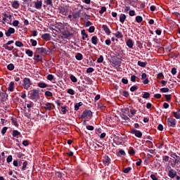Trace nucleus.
<instances>
[{
    "label": "nucleus",
    "mask_w": 180,
    "mask_h": 180,
    "mask_svg": "<svg viewBox=\"0 0 180 180\" xmlns=\"http://www.w3.org/2000/svg\"><path fill=\"white\" fill-rule=\"evenodd\" d=\"M104 12H106V7L102 6L101 10L99 11V13L102 15Z\"/></svg>",
    "instance_id": "c03bdc74"
},
{
    "label": "nucleus",
    "mask_w": 180,
    "mask_h": 180,
    "mask_svg": "<svg viewBox=\"0 0 180 180\" xmlns=\"http://www.w3.org/2000/svg\"><path fill=\"white\" fill-rule=\"evenodd\" d=\"M165 99H166V101H167V102L171 101V95L170 94L165 95Z\"/></svg>",
    "instance_id": "0e129e2a"
},
{
    "label": "nucleus",
    "mask_w": 180,
    "mask_h": 180,
    "mask_svg": "<svg viewBox=\"0 0 180 180\" xmlns=\"http://www.w3.org/2000/svg\"><path fill=\"white\" fill-rule=\"evenodd\" d=\"M62 35L63 39H68L70 36H72V33L68 32V31H64L62 32Z\"/></svg>",
    "instance_id": "1a4fd4ad"
},
{
    "label": "nucleus",
    "mask_w": 180,
    "mask_h": 180,
    "mask_svg": "<svg viewBox=\"0 0 180 180\" xmlns=\"http://www.w3.org/2000/svg\"><path fill=\"white\" fill-rule=\"evenodd\" d=\"M123 96H124L125 98H129V92H128V91H123Z\"/></svg>",
    "instance_id": "338daca9"
},
{
    "label": "nucleus",
    "mask_w": 180,
    "mask_h": 180,
    "mask_svg": "<svg viewBox=\"0 0 180 180\" xmlns=\"http://www.w3.org/2000/svg\"><path fill=\"white\" fill-rule=\"evenodd\" d=\"M173 115L176 119H180V110L176 112H173Z\"/></svg>",
    "instance_id": "5701e85b"
},
{
    "label": "nucleus",
    "mask_w": 180,
    "mask_h": 180,
    "mask_svg": "<svg viewBox=\"0 0 180 180\" xmlns=\"http://www.w3.org/2000/svg\"><path fill=\"white\" fill-rule=\"evenodd\" d=\"M89 33H94L95 32V27L94 26H91L89 29Z\"/></svg>",
    "instance_id": "5fc2aeb1"
},
{
    "label": "nucleus",
    "mask_w": 180,
    "mask_h": 180,
    "mask_svg": "<svg viewBox=\"0 0 180 180\" xmlns=\"http://www.w3.org/2000/svg\"><path fill=\"white\" fill-rule=\"evenodd\" d=\"M82 40H85V39H88V34L86 32H85V30H82Z\"/></svg>",
    "instance_id": "b1692460"
},
{
    "label": "nucleus",
    "mask_w": 180,
    "mask_h": 180,
    "mask_svg": "<svg viewBox=\"0 0 180 180\" xmlns=\"http://www.w3.org/2000/svg\"><path fill=\"white\" fill-rule=\"evenodd\" d=\"M46 5H53V0H44Z\"/></svg>",
    "instance_id": "603ef678"
},
{
    "label": "nucleus",
    "mask_w": 180,
    "mask_h": 180,
    "mask_svg": "<svg viewBox=\"0 0 180 180\" xmlns=\"http://www.w3.org/2000/svg\"><path fill=\"white\" fill-rule=\"evenodd\" d=\"M168 176H169V178H175V176H176V173L172 169L168 172Z\"/></svg>",
    "instance_id": "4468645a"
},
{
    "label": "nucleus",
    "mask_w": 180,
    "mask_h": 180,
    "mask_svg": "<svg viewBox=\"0 0 180 180\" xmlns=\"http://www.w3.org/2000/svg\"><path fill=\"white\" fill-rule=\"evenodd\" d=\"M27 161H25L22 163V167H21L22 171H26V168H27Z\"/></svg>",
    "instance_id": "7c9ffc66"
},
{
    "label": "nucleus",
    "mask_w": 180,
    "mask_h": 180,
    "mask_svg": "<svg viewBox=\"0 0 180 180\" xmlns=\"http://www.w3.org/2000/svg\"><path fill=\"white\" fill-rule=\"evenodd\" d=\"M15 46L17 47H23L24 45H23V43L22 41H15Z\"/></svg>",
    "instance_id": "4c0bfd02"
},
{
    "label": "nucleus",
    "mask_w": 180,
    "mask_h": 180,
    "mask_svg": "<svg viewBox=\"0 0 180 180\" xmlns=\"http://www.w3.org/2000/svg\"><path fill=\"white\" fill-rule=\"evenodd\" d=\"M150 178L153 180H158V178H157V176H155V174H151Z\"/></svg>",
    "instance_id": "774afa93"
},
{
    "label": "nucleus",
    "mask_w": 180,
    "mask_h": 180,
    "mask_svg": "<svg viewBox=\"0 0 180 180\" xmlns=\"http://www.w3.org/2000/svg\"><path fill=\"white\" fill-rule=\"evenodd\" d=\"M94 71H95V70L93 68H89L86 70V72L87 74H89L91 72H94Z\"/></svg>",
    "instance_id": "864d4df0"
},
{
    "label": "nucleus",
    "mask_w": 180,
    "mask_h": 180,
    "mask_svg": "<svg viewBox=\"0 0 180 180\" xmlns=\"http://www.w3.org/2000/svg\"><path fill=\"white\" fill-rule=\"evenodd\" d=\"M39 90L33 89L31 91L30 98L31 99H37L39 98Z\"/></svg>",
    "instance_id": "f03ea898"
},
{
    "label": "nucleus",
    "mask_w": 180,
    "mask_h": 180,
    "mask_svg": "<svg viewBox=\"0 0 180 180\" xmlns=\"http://www.w3.org/2000/svg\"><path fill=\"white\" fill-rule=\"evenodd\" d=\"M154 98H155L156 99H161V94H156L154 95Z\"/></svg>",
    "instance_id": "69168bd1"
},
{
    "label": "nucleus",
    "mask_w": 180,
    "mask_h": 180,
    "mask_svg": "<svg viewBox=\"0 0 180 180\" xmlns=\"http://www.w3.org/2000/svg\"><path fill=\"white\" fill-rule=\"evenodd\" d=\"M25 53L27 54L28 57H33V52L30 49H27Z\"/></svg>",
    "instance_id": "e433bc0d"
},
{
    "label": "nucleus",
    "mask_w": 180,
    "mask_h": 180,
    "mask_svg": "<svg viewBox=\"0 0 180 180\" xmlns=\"http://www.w3.org/2000/svg\"><path fill=\"white\" fill-rule=\"evenodd\" d=\"M172 75H175L176 74V68H172V71H171Z\"/></svg>",
    "instance_id": "680f3d73"
},
{
    "label": "nucleus",
    "mask_w": 180,
    "mask_h": 180,
    "mask_svg": "<svg viewBox=\"0 0 180 180\" xmlns=\"http://www.w3.org/2000/svg\"><path fill=\"white\" fill-rule=\"evenodd\" d=\"M98 37L96 36H93L91 37V43L94 44V46H96V44H98Z\"/></svg>",
    "instance_id": "a211bd4d"
},
{
    "label": "nucleus",
    "mask_w": 180,
    "mask_h": 180,
    "mask_svg": "<svg viewBox=\"0 0 180 180\" xmlns=\"http://www.w3.org/2000/svg\"><path fill=\"white\" fill-rule=\"evenodd\" d=\"M97 63H103V56H100V57L97 59Z\"/></svg>",
    "instance_id": "6e6d98bb"
},
{
    "label": "nucleus",
    "mask_w": 180,
    "mask_h": 180,
    "mask_svg": "<svg viewBox=\"0 0 180 180\" xmlns=\"http://www.w3.org/2000/svg\"><path fill=\"white\" fill-rule=\"evenodd\" d=\"M102 29H103V30H104V32L106 33V34H108V35L110 34V30L109 29V27H108V25H103L102 26Z\"/></svg>",
    "instance_id": "ddd939ff"
},
{
    "label": "nucleus",
    "mask_w": 180,
    "mask_h": 180,
    "mask_svg": "<svg viewBox=\"0 0 180 180\" xmlns=\"http://www.w3.org/2000/svg\"><path fill=\"white\" fill-rule=\"evenodd\" d=\"M68 94H69L70 95H75V91H74V89H69L68 90Z\"/></svg>",
    "instance_id": "49530a36"
},
{
    "label": "nucleus",
    "mask_w": 180,
    "mask_h": 180,
    "mask_svg": "<svg viewBox=\"0 0 180 180\" xmlns=\"http://www.w3.org/2000/svg\"><path fill=\"white\" fill-rule=\"evenodd\" d=\"M12 6L14 9H18V8H19V2H18V1H14L12 4Z\"/></svg>",
    "instance_id": "cd10ccee"
},
{
    "label": "nucleus",
    "mask_w": 180,
    "mask_h": 180,
    "mask_svg": "<svg viewBox=\"0 0 180 180\" xmlns=\"http://www.w3.org/2000/svg\"><path fill=\"white\" fill-rule=\"evenodd\" d=\"M42 39L44 40H46V41H49L51 40V36H50V34L49 33H46V34H44L42 36H41Z\"/></svg>",
    "instance_id": "f8f14e48"
},
{
    "label": "nucleus",
    "mask_w": 180,
    "mask_h": 180,
    "mask_svg": "<svg viewBox=\"0 0 180 180\" xmlns=\"http://www.w3.org/2000/svg\"><path fill=\"white\" fill-rule=\"evenodd\" d=\"M167 126H169V127H175V126H176V120L172 117L169 118L167 120Z\"/></svg>",
    "instance_id": "7ed1b4c3"
},
{
    "label": "nucleus",
    "mask_w": 180,
    "mask_h": 180,
    "mask_svg": "<svg viewBox=\"0 0 180 180\" xmlns=\"http://www.w3.org/2000/svg\"><path fill=\"white\" fill-rule=\"evenodd\" d=\"M75 58H76L77 60H78V61H81V60H82V58H83V56H82V55L80 53H78L76 55Z\"/></svg>",
    "instance_id": "2f4dec72"
},
{
    "label": "nucleus",
    "mask_w": 180,
    "mask_h": 180,
    "mask_svg": "<svg viewBox=\"0 0 180 180\" xmlns=\"http://www.w3.org/2000/svg\"><path fill=\"white\" fill-rule=\"evenodd\" d=\"M7 69L9 71H13V70H15V65L12 63H10L7 65Z\"/></svg>",
    "instance_id": "bb28decb"
},
{
    "label": "nucleus",
    "mask_w": 180,
    "mask_h": 180,
    "mask_svg": "<svg viewBox=\"0 0 180 180\" xmlns=\"http://www.w3.org/2000/svg\"><path fill=\"white\" fill-rule=\"evenodd\" d=\"M103 162L105 164V165H109V164H110V158H108V156H104Z\"/></svg>",
    "instance_id": "9b49d317"
},
{
    "label": "nucleus",
    "mask_w": 180,
    "mask_h": 180,
    "mask_svg": "<svg viewBox=\"0 0 180 180\" xmlns=\"http://www.w3.org/2000/svg\"><path fill=\"white\" fill-rule=\"evenodd\" d=\"M86 129L87 130H90L91 131H92L95 129V127H94V126L91 125H88L86 126Z\"/></svg>",
    "instance_id": "4d7b16f0"
},
{
    "label": "nucleus",
    "mask_w": 180,
    "mask_h": 180,
    "mask_svg": "<svg viewBox=\"0 0 180 180\" xmlns=\"http://www.w3.org/2000/svg\"><path fill=\"white\" fill-rule=\"evenodd\" d=\"M115 37H117V39H123V34H122V32H117L115 34Z\"/></svg>",
    "instance_id": "a878e982"
},
{
    "label": "nucleus",
    "mask_w": 180,
    "mask_h": 180,
    "mask_svg": "<svg viewBox=\"0 0 180 180\" xmlns=\"http://www.w3.org/2000/svg\"><path fill=\"white\" fill-rule=\"evenodd\" d=\"M34 4L36 9H40L43 6V1L41 0H37Z\"/></svg>",
    "instance_id": "0eeeda50"
},
{
    "label": "nucleus",
    "mask_w": 180,
    "mask_h": 180,
    "mask_svg": "<svg viewBox=\"0 0 180 180\" xmlns=\"http://www.w3.org/2000/svg\"><path fill=\"white\" fill-rule=\"evenodd\" d=\"M170 157H172L173 160H178V158H179V156H178L176 153L174 152L170 153Z\"/></svg>",
    "instance_id": "393cba45"
},
{
    "label": "nucleus",
    "mask_w": 180,
    "mask_h": 180,
    "mask_svg": "<svg viewBox=\"0 0 180 180\" xmlns=\"http://www.w3.org/2000/svg\"><path fill=\"white\" fill-rule=\"evenodd\" d=\"M50 49H46L44 47H41V48H37V53H38V54H49V51Z\"/></svg>",
    "instance_id": "20e7f679"
},
{
    "label": "nucleus",
    "mask_w": 180,
    "mask_h": 180,
    "mask_svg": "<svg viewBox=\"0 0 180 180\" xmlns=\"http://www.w3.org/2000/svg\"><path fill=\"white\" fill-rule=\"evenodd\" d=\"M127 46H128L129 49H133V46H134L133 41L131 39H128L127 41Z\"/></svg>",
    "instance_id": "412c9836"
},
{
    "label": "nucleus",
    "mask_w": 180,
    "mask_h": 180,
    "mask_svg": "<svg viewBox=\"0 0 180 180\" xmlns=\"http://www.w3.org/2000/svg\"><path fill=\"white\" fill-rule=\"evenodd\" d=\"M7 162H12V155H8L6 159Z\"/></svg>",
    "instance_id": "e2e57ef3"
},
{
    "label": "nucleus",
    "mask_w": 180,
    "mask_h": 180,
    "mask_svg": "<svg viewBox=\"0 0 180 180\" xmlns=\"http://www.w3.org/2000/svg\"><path fill=\"white\" fill-rule=\"evenodd\" d=\"M70 79L72 81V82H77L78 79H77V77H75V76L74 75H70Z\"/></svg>",
    "instance_id": "79ce46f5"
},
{
    "label": "nucleus",
    "mask_w": 180,
    "mask_h": 180,
    "mask_svg": "<svg viewBox=\"0 0 180 180\" xmlns=\"http://www.w3.org/2000/svg\"><path fill=\"white\" fill-rule=\"evenodd\" d=\"M82 105V102L77 103L75 105V110H79L80 106Z\"/></svg>",
    "instance_id": "473e14b6"
},
{
    "label": "nucleus",
    "mask_w": 180,
    "mask_h": 180,
    "mask_svg": "<svg viewBox=\"0 0 180 180\" xmlns=\"http://www.w3.org/2000/svg\"><path fill=\"white\" fill-rule=\"evenodd\" d=\"M92 117V111L86 110L83 112L82 115V117L84 119V117Z\"/></svg>",
    "instance_id": "423d86ee"
},
{
    "label": "nucleus",
    "mask_w": 180,
    "mask_h": 180,
    "mask_svg": "<svg viewBox=\"0 0 180 180\" xmlns=\"http://www.w3.org/2000/svg\"><path fill=\"white\" fill-rule=\"evenodd\" d=\"M13 89H15V83L13 82H11L9 84L8 90L10 91L11 92L13 91Z\"/></svg>",
    "instance_id": "f3484780"
},
{
    "label": "nucleus",
    "mask_w": 180,
    "mask_h": 180,
    "mask_svg": "<svg viewBox=\"0 0 180 180\" xmlns=\"http://www.w3.org/2000/svg\"><path fill=\"white\" fill-rule=\"evenodd\" d=\"M56 28L58 29V30H63V29H64V25L61 22H58L56 25Z\"/></svg>",
    "instance_id": "6ab92c4d"
},
{
    "label": "nucleus",
    "mask_w": 180,
    "mask_h": 180,
    "mask_svg": "<svg viewBox=\"0 0 180 180\" xmlns=\"http://www.w3.org/2000/svg\"><path fill=\"white\" fill-rule=\"evenodd\" d=\"M4 47L6 49V50H8V51H12V50H13V46H9L6 44L4 45Z\"/></svg>",
    "instance_id": "f704fd0d"
},
{
    "label": "nucleus",
    "mask_w": 180,
    "mask_h": 180,
    "mask_svg": "<svg viewBox=\"0 0 180 180\" xmlns=\"http://www.w3.org/2000/svg\"><path fill=\"white\" fill-rule=\"evenodd\" d=\"M19 136H20V132H19L18 130L13 131V137H16V139H18Z\"/></svg>",
    "instance_id": "aec40b11"
},
{
    "label": "nucleus",
    "mask_w": 180,
    "mask_h": 180,
    "mask_svg": "<svg viewBox=\"0 0 180 180\" xmlns=\"http://www.w3.org/2000/svg\"><path fill=\"white\" fill-rule=\"evenodd\" d=\"M162 160L163 161H165V162H168V161L169 160V156L168 155L163 156Z\"/></svg>",
    "instance_id": "3c124183"
},
{
    "label": "nucleus",
    "mask_w": 180,
    "mask_h": 180,
    "mask_svg": "<svg viewBox=\"0 0 180 180\" xmlns=\"http://www.w3.org/2000/svg\"><path fill=\"white\" fill-rule=\"evenodd\" d=\"M130 171H131V167H127L123 169L124 174H129V172H130Z\"/></svg>",
    "instance_id": "58836bf2"
},
{
    "label": "nucleus",
    "mask_w": 180,
    "mask_h": 180,
    "mask_svg": "<svg viewBox=\"0 0 180 180\" xmlns=\"http://www.w3.org/2000/svg\"><path fill=\"white\" fill-rule=\"evenodd\" d=\"M61 112L63 115H65V113H67V106L61 107Z\"/></svg>",
    "instance_id": "8fccbe9b"
},
{
    "label": "nucleus",
    "mask_w": 180,
    "mask_h": 180,
    "mask_svg": "<svg viewBox=\"0 0 180 180\" xmlns=\"http://www.w3.org/2000/svg\"><path fill=\"white\" fill-rule=\"evenodd\" d=\"M22 85L24 89H29L30 88V86L32 85V82L30 81V79L27 77L24 78Z\"/></svg>",
    "instance_id": "f257e3e1"
},
{
    "label": "nucleus",
    "mask_w": 180,
    "mask_h": 180,
    "mask_svg": "<svg viewBox=\"0 0 180 180\" xmlns=\"http://www.w3.org/2000/svg\"><path fill=\"white\" fill-rule=\"evenodd\" d=\"M80 15H81V11H79L77 12H73L72 13L73 19H79Z\"/></svg>",
    "instance_id": "2eb2a0df"
},
{
    "label": "nucleus",
    "mask_w": 180,
    "mask_h": 180,
    "mask_svg": "<svg viewBox=\"0 0 180 180\" xmlns=\"http://www.w3.org/2000/svg\"><path fill=\"white\" fill-rule=\"evenodd\" d=\"M59 13H61V15H66L67 14V10L64 7H60L58 8Z\"/></svg>",
    "instance_id": "dca6fc26"
},
{
    "label": "nucleus",
    "mask_w": 180,
    "mask_h": 180,
    "mask_svg": "<svg viewBox=\"0 0 180 180\" xmlns=\"http://www.w3.org/2000/svg\"><path fill=\"white\" fill-rule=\"evenodd\" d=\"M38 86H39V88H47L48 85H47V84H46V83H42V82H41V83H39V84H38Z\"/></svg>",
    "instance_id": "c9c22d12"
},
{
    "label": "nucleus",
    "mask_w": 180,
    "mask_h": 180,
    "mask_svg": "<svg viewBox=\"0 0 180 180\" xmlns=\"http://www.w3.org/2000/svg\"><path fill=\"white\" fill-rule=\"evenodd\" d=\"M18 25H19V20H15L13 22V26L16 27V26H18Z\"/></svg>",
    "instance_id": "052dcab7"
},
{
    "label": "nucleus",
    "mask_w": 180,
    "mask_h": 180,
    "mask_svg": "<svg viewBox=\"0 0 180 180\" xmlns=\"http://www.w3.org/2000/svg\"><path fill=\"white\" fill-rule=\"evenodd\" d=\"M46 96H53V93L51 91H47L45 92Z\"/></svg>",
    "instance_id": "bf43d9fd"
},
{
    "label": "nucleus",
    "mask_w": 180,
    "mask_h": 180,
    "mask_svg": "<svg viewBox=\"0 0 180 180\" xmlns=\"http://www.w3.org/2000/svg\"><path fill=\"white\" fill-rule=\"evenodd\" d=\"M7 130H8V127H4L2 128L1 134H3V136L6 133Z\"/></svg>",
    "instance_id": "09e8293b"
},
{
    "label": "nucleus",
    "mask_w": 180,
    "mask_h": 180,
    "mask_svg": "<svg viewBox=\"0 0 180 180\" xmlns=\"http://www.w3.org/2000/svg\"><path fill=\"white\" fill-rule=\"evenodd\" d=\"M137 89H139V86H136V85H134L130 88L131 92H134V91H137Z\"/></svg>",
    "instance_id": "37998d69"
},
{
    "label": "nucleus",
    "mask_w": 180,
    "mask_h": 180,
    "mask_svg": "<svg viewBox=\"0 0 180 180\" xmlns=\"http://www.w3.org/2000/svg\"><path fill=\"white\" fill-rule=\"evenodd\" d=\"M124 20H126V15L121 14L120 16V22H121V23H124Z\"/></svg>",
    "instance_id": "4be33fe9"
},
{
    "label": "nucleus",
    "mask_w": 180,
    "mask_h": 180,
    "mask_svg": "<svg viewBox=\"0 0 180 180\" xmlns=\"http://www.w3.org/2000/svg\"><path fill=\"white\" fill-rule=\"evenodd\" d=\"M131 134H134L136 137H138L139 139H141V137H143V133L137 129H132L131 130Z\"/></svg>",
    "instance_id": "39448f33"
},
{
    "label": "nucleus",
    "mask_w": 180,
    "mask_h": 180,
    "mask_svg": "<svg viewBox=\"0 0 180 180\" xmlns=\"http://www.w3.org/2000/svg\"><path fill=\"white\" fill-rule=\"evenodd\" d=\"M136 22H137V23H141L143 22V17L140 15H137L136 17Z\"/></svg>",
    "instance_id": "c756f323"
},
{
    "label": "nucleus",
    "mask_w": 180,
    "mask_h": 180,
    "mask_svg": "<svg viewBox=\"0 0 180 180\" xmlns=\"http://www.w3.org/2000/svg\"><path fill=\"white\" fill-rule=\"evenodd\" d=\"M134 153H135V151H134V148H131V149L129 150V154L130 155H134Z\"/></svg>",
    "instance_id": "13d9d810"
},
{
    "label": "nucleus",
    "mask_w": 180,
    "mask_h": 180,
    "mask_svg": "<svg viewBox=\"0 0 180 180\" xmlns=\"http://www.w3.org/2000/svg\"><path fill=\"white\" fill-rule=\"evenodd\" d=\"M11 122L12 124L15 126L16 127H18V126H19V124H18V122L16 120H15L13 118L11 119Z\"/></svg>",
    "instance_id": "de8ad7c7"
},
{
    "label": "nucleus",
    "mask_w": 180,
    "mask_h": 180,
    "mask_svg": "<svg viewBox=\"0 0 180 180\" xmlns=\"http://www.w3.org/2000/svg\"><path fill=\"white\" fill-rule=\"evenodd\" d=\"M138 65H139V67H143V68H144L147 65V62L138 61Z\"/></svg>",
    "instance_id": "c85d7f7f"
},
{
    "label": "nucleus",
    "mask_w": 180,
    "mask_h": 180,
    "mask_svg": "<svg viewBox=\"0 0 180 180\" xmlns=\"http://www.w3.org/2000/svg\"><path fill=\"white\" fill-rule=\"evenodd\" d=\"M46 79H48L49 81H53V79H54V76L51 74L48 75L46 77Z\"/></svg>",
    "instance_id": "ea45409f"
},
{
    "label": "nucleus",
    "mask_w": 180,
    "mask_h": 180,
    "mask_svg": "<svg viewBox=\"0 0 180 180\" xmlns=\"http://www.w3.org/2000/svg\"><path fill=\"white\" fill-rule=\"evenodd\" d=\"M30 42L32 43V47H36V46H37V41L34 39H30Z\"/></svg>",
    "instance_id": "a19ab883"
},
{
    "label": "nucleus",
    "mask_w": 180,
    "mask_h": 180,
    "mask_svg": "<svg viewBox=\"0 0 180 180\" xmlns=\"http://www.w3.org/2000/svg\"><path fill=\"white\" fill-rule=\"evenodd\" d=\"M51 105H53V103H46L44 105V108H45L46 110H53V107H51Z\"/></svg>",
    "instance_id": "9d476101"
},
{
    "label": "nucleus",
    "mask_w": 180,
    "mask_h": 180,
    "mask_svg": "<svg viewBox=\"0 0 180 180\" xmlns=\"http://www.w3.org/2000/svg\"><path fill=\"white\" fill-rule=\"evenodd\" d=\"M142 98L143 99H148V98H150V93L148 92H144V94L142 96Z\"/></svg>",
    "instance_id": "72a5a7b5"
},
{
    "label": "nucleus",
    "mask_w": 180,
    "mask_h": 180,
    "mask_svg": "<svg viewBox=\"0 0 180 180\" xmlns=\"http://www.w3.org/2000/svg\"><path fill=\"white\" fill-rule=\"evenodd\" d=\"M160 92H162L163 94H165L167 92H169V89H168V88H162V89H160Z\"/></svg>",
    "instance_id": "a18cd8bd"
},
{
    "label": "nucleus",
    "mask_w": 180,
    "mask_h": 180,
    "mask_svg": "<svg viewBox=\"0 0 180 180\" xmlns=\"http://www.w3.org/2000/svg\"><path fill=\"white\" fill-rule=\"evenodd\" d=\"M13 33H15V29L13 27H9L5 34L6 37H11V35L13 34Z\"/></svg>",
    "instance_id": "6e6552de"
}]
</instances>
